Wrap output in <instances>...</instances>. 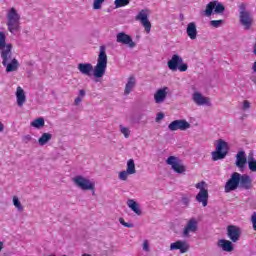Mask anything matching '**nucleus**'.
Returning a JSON list of instances; mask_svg holds the SVG:
<instances>
[{
	"label": "nucleus",
	"instance_id": "obj_7",
	"mask_svg": "<svg viewBox=\"0 0 256 256\" xmlns=\"http://www.w3.org/2000/svg\"><path fill=\"white\" fill-rule=\"evenodd\" d=\"M207 184L205 181L199 182L195 185L196 189H200L199 193L196 195V201L202 203V207H207L209 203V190L205 188Z\"/></svg>",
	"mask_w": 256,
	"mask_h": 256
},
{
	"label": "nucleus",
	"instance_id": "obj_4",
	"mask_svg": "<svg viewBox=\"0 0 256 256\" xmlns=\"http://www.w3.org/2000/svg\"><path fill=\"white\" fill-rule=\"evenodd\" d=\"M72 181L78 189L82 191H93V195H95V182H91V180L81 175L74 177Z\"/></svg>",
	"mask_w": 256,
	"mask_h": 256
},
{
	"label": "nucleus",
	"instance_id": "obj_12",
	"mask_svg": "<svg viewBox=\"0 0 256 256\" xmlns=\"http://www.w3.org/2000/svg\"><path fill=\"white\" fill-rule=\"evenodd\" d=\"M117 43H122V45H128L131 49L135 47V43L133 42V38L127 35L125 32H120L116 36Z\"/></svg>",
	"mask_w": 256,
	"mask_h": 256
},
{
	"label": "nucleus",
	"instance_id": "obj_43",
	"mask_svg": "<svg viewBox=\"0 0 256 256\" xmlns=\"http://www.w3.org/2000/svg\"><path fill=\"white\" fill-rule=\"evenodd\" d=\"M29 141H31V135H26L23 137V142L24 143H29Z\"/></svg>",
	"mask_w": 256,
	"mask_h": 256
},
{
	"label": "nucleus",
	"instance_id": "obj_37",
	"mask_svg": "<svg viewBox=\"0 0 256 256\" xmlns=\"http://www.w3.org/2000/svg\"><path fill=\"white\" fill-rule=\"evenodd\" d=\"M120 224L123 225L124 227H128V229H133V224L125 222L123 218L119 219Z\"/></svg>",
	"mask_w": 256,
	"mask_h": 256
},
{
	"label": "nucleus",
	"instance_id": "obj_8",
	"mask_svg": "<svg viewBox=\"0 0 256 256\" xmlns=\"http://www.w3.org/2000/svg\"><path fill=\"white\" fill-rule=\"evenodd\" d=\"M167 165H170L173 171L175 173H185L187 169L185 168V165H183V161L179 159L177 156H170L166 160Z\"/></svg>",
	"mask_w": 256,
	"mask_h": 256
},
{
	"label": "nucleus",
	"instance_id": "obj_31",
	"mask_svg": "<svg viewBox=\"0 0 256 256\" xmlns=\"http://www.w3.org/2000/svg\"><path fill=\"white\" fill-rule=\"evenodd\" d=\"M121 134L124 135L126 139H129V136L131 135V131L127 127L120 126Z\"/></svg>",
	"mask_w": 256,
	"mask_h": 256
},
{
	"label": "nucleus",
	"instance_id": "obj_40",
	"mask_svg": "<svg viewBox=\"0 0 256 256\" xmlns=\"http://www.w3.org/2000/svg\"><path fill=\"white\" fill-rule=\"evenodd\" d=\"M165 117V114L159 112L157 115H156V122L159 123V121H161L162 119H164Z\"/></svg>",
	"mask_w": 256,
	"mask_h": 256
},
{
	"label": "nucleus",
	"instance_id": "obj_9",
	"mask_svg": "<svg viewBox=\"0 0 256 256\" xmlns=\"http://www.w3.org/2000/svg\"><path fill=\"white\" fill-rule=\"evenodd\" d=\"M191 128V124L187 120H174L168 125L170 131H187Z\"/></svg>",
	"mask_w": 256,
	"mask_h": 256
},
{
	"label": "nucleus",
	"instance_id": "obj_30",
	"mask_svg": "<svg viewBox=\"0 0 256 256\" xmlns=\"http://www.w3.org/2000/svg\"><path fill=\"white\" fill-rule=\"evenodd\" d=\"M129 175L131 174H129L127 170H124L119 172L118 178L120 179V181H127V179L129 178Z\"/></svg>",
	"mask_w": 256,
	"mask_h": 256
},
{
	"label": "nucleus",
	"instance_id": "obj_3",
	"mask_svg": "<svg viewBox=\"0 0 256 256\" xmlns=\"http://www.w3.org/2000/svg\"><path fill=\"white\" fill-rule=\"evenodd\" d=\"M7 27L10 33H15L21 29V15L17 12V9L11 8L8 10L7 15Z\"/></svg>",
	"mask_w": 256,
	"mask_h": 256
},
{
	"label": "nucleus",
	"instance_id": "obj_21",
	"mask_svg": "<svg viewBox=\"0 0 256 256\" xmlns=\"http://www.w3.org/2000/svg\"><path fill=\"white\" fill-rule=\"evenodd\" d=\"M186 33L192 41H194V39H197V26L195 25V22H190L187 25Z\"/></svg>",
	"mask_w": 256,
	"mask_h": 256
},
{
	"label": "nucleus",
	"instance_id": "obj_1",
	"mask_svg": "<svg viewBox=\"0 0 256 256\" xmlns=\"http://www.w3.org/2000/svg\"><path fill=\"white\" fill-rule=\"evenodd\" d=\"M78 71L86 77H91L94 73L96 79H101L107 71V52H105V46L100 47V53L98 55L97 64L93 69V64L91 63H80L78 64Z\"/></svg>",
	"mask_w": 256,
	"mask_h": 256
},
{
	"label": "nucleus",
	"instance_id": "obj_20",
	"mask_svg": "<svg viewBox=\"0 0 256 256\" xmlns=\"http://www.w3.org/2000/svg\"><path fill=\"white\" fill-rule=\"evenodd\" d=\"M16 99L18 107H23L25 101H27V98L25 97V91L23 90V88H21V86L17 87Z\"/></svg>",
	"mask_w": 256,
	"mask_h": 256
},
{
	"label": "nucleus",
	"instance_id": "obj_11",
	"mask_svg": "<svg viewBox=\"0 0 256 256\" xmlns=\"http://www.w3.org/2000/svg\"><path fill=\"white\" fill-rule=\"evenodd\" d=\"M136 21L142 23L146 33H151V22L149 21L147 10H141L136 16Z\"/></svg>",
	"mask_w": 256,
	"mask_h": 256
},
{
	"label": "nucleus",
	"instance_id": "obj_22",
	"mask_svg": "<svg viewBox=\"0 0 256 256\" xmlns=\"http://www.w3.org/2000/svg\"><path fill=\"white\" fill-rule=\"evenodd\" d=\"M135 85H137V80L135 79V76H130L124 89V95H130L131 91H133V89L135 88Z\"/></svg>",
	"mask_w": 256,
	"mask_h": 256
},
{
	"label": "nucleus",
	"instance_id": "obj_36",
	"mask_svg": "<svg viewBox=\"0 0 256 256\" xmlns=\"http://www.w3.org/2000/svg\"><path fill=\"white\" fill-rule=\"evenodd\" d=\"M189 68V66L185 63H181L179 66H178V71H180L181 73H185V71H187V69Z\"/></svg>",
	"mask_w": 256,
	"mask_h": 256
},
{
	"label": "nucleus",
	"instance_id": "obj_27",
	"mask_svg": "<svg viewBox=\"0 0 256 256\" xmlns=\"http://www.w3.org/2000/svg\"><path fill=\"white\" fill-rule=\"evenodd\" d=\"M248 169L253 173H256V160L255 157H253V153L248 155Z\"/></svg>",
	"mask_w": 256,
	"mask_h": 256
},
{
	"label": "nucleus",
	"instance_id": "obj_46",
	"mask_svg": "<svg viewBox=\"0 0 256 256\" xmlns=\"http://www.w3.org/2000/svg\"><path fill=\"white\" fill-rule=\"evenodd\" d=\"M5 129V125H3L1 122H0V133H2V131H4Z\"/></svg>",
	"mask_w": 256,
	"mask_h": 256
},
{
	"label": "nucleus",
	"instance_id": "obj_39",
	"mask_svg": "<svg viewBox=\"0 0 256 256\" xmlns=\"http://www.w3.org/2000/svg\"><path fill=\"white\" fill-rule=\"evenodd\" d=\"M251 223L254 231H256V213L251 216Z\"/></svg>",
	"mask_w": 256,
	"mask_h": 256
},
{
	"label": "nucleus",
	"instance_id": "obj_29",
	"mask_svg": "<svg viewBox=\"0 0 256 256\" xmlns=\"http://www.w3.org/2000/svg\"><path fill=\"white\" fill-rule=\"evenodd\" d=\"M131 3V0H115L114 5L116 9H120V7H127Z\"/></svg>",
	"mask_w": 256,
	"mask_h": 256
},
{
	"label": "nucleus",
	"instance_id": "obj_38",
	"mask_svg": "<svg viewBox=\"0 0 256 256\" xmlns=\"http://www.w3.org/2000/svg\"><path fill=\"white\" fill-rule=\"evenodd\" d=\"M251 108V102H249L248 100H244L243 101V110L247 111V109Z\"/></svg>",
	"mask_w": 256,
	"mask_h": 256
},
{
	"label": "nucleus",
	"instance_id": "obj_48",
	"mask_svg": "<svg viewBox=\"0 0 256 256\" xmlns=\"http://www.w3.org/2000/svg\"><path fill=\"white\" fill-rule=\"evenodd\" d=\"M1 251H3V242L2 241H0V253H1Z\"/></svg>",
	"mask_w": 256,
	"mask_h": 256
},
{
	"label": "nucleus",
	"instance_id": "obj_14",
	"mask_svg": "<svg viewBox=\"0 0 256 256\" xmlns=\"http://www.w3.org/2000/svg\"><path fill=\"white\" fill-rule=\"evenodd\" d=\"M180 253H187L189 251V244L185 241L178 240L172 244H170V251H177Z\"/></svg>",
	"mask_w": 256,
	"mask_h": 256
},
{
	"label": "nucleus",
	"instance_id": "obj_24",
	"mask_svg": "<svg viewBox=\"0 0 256 256\" xmlns=\"http://www.w3.org/2000/svg\"><path fill=\"white\" fill-rule=\"evenodd\" d=\"M127 205L136 215H141V209H139V204L135 200L129 199Z\"/></svg>",
	"mask_w": 256,
	"mask_h": 256
},
{
	"label": "nucleus",
	"instance_id": "obj_13",
	"mask_svg": "<svg viewBox=\"0 0 256 256\" xmlns=\"http://www.w3.org/2000/svg\"><path fill=\"white\" fill-rule=\"evenodd\" d=\"M198 229V226H197V219L195 218H191L186 226L184 227V230H183V236L184 237H189V233H195Z\"/></svg>",
	"mask_w": 256,
	"mask_h": 256
},
{
	"label": "nucleus",
	"instance_id": "obj_15",
	"mask_svg": "<svg viewBox=\"0 0 256 256\" xmlns=\"http://www.w3.org/2000/svg\"><path fill=\"white\" fill-rule=\"evenodd\" d=\"M181 63H183V58H181V56L178 54H174L168 61V69H170V71H177V68L181 65Z\"/></svg>",
	"mask_w": 256,
	"mask_h": 256
},
{
	"label": "nucleus",
	"instance_id": "obj_5",
	"mask_svg": "<svg viewBox=\"0 0 256 256\" xmlns=\"http://www.w3.org/2000/svg\"><path fill=\"white\" fill-rule=\"evenodd\" d=\"M229 153V145L225 140L220 139L216 145V151L212 152V161H219L225 159Z\"/></svg>",
	"mask_w": 256,
	"mask_h": 256
},
{
	"label": "nucleus",
	"instance_id": "obj_41",
	"mask_svg": "<svg viewBox=\"0 0 256 256\" xmlns=\"http://www.w3.org/2000/svg\"><path fill=\"white\" fill-rule=\"evenodd\" d=\"M182 203H183V205H185L187 207L190 203L189 197L183 196L182 197Z\"/></svg>",
	"mask_w": 256,
	"mask_h": 256
},
{
	"label": "nucleus",
	"instance_id": "obj_32",
	"mask_svg": "<svg viewBox=\"0 0 256 256\" xmlns=\"http://www.w3.org/2000/svg\"><path fill=\"white\" fill-rule=\"evenodd\" d=\"M13 205L19 210L23 211V206L21 205V202L19 201V198L17 196L13 197Z\"/></svg>",
	"mask_w": 256,
	"mask_h": 256
},
{
	"label": "nucleus",
	"instance_id": "obj_33",
	"mask_svg": "<svg viewBox=\"0 0 256 256\" xmlns=\"http://www.w3.org/2000/svg\"><path fill=\"white\" fill-rule=\"evenodd\" d=\"M223 11H225V6H223V4H221V3H217L216 2V6L214 8V12L215 13H223Z\"/></svg>",
	"mask_w": 256,
	"mask_h": 256
},
{
	"label": "nucleus",
	"instance_id": "obj_28",
	"mask_svg": "<svg viewBox=\"0 0 256 256\" xmlns=\"http://www.w3.org/2000/svg\"><path fill=\"white\" fill-rule=\"evenodd\" d=\"M126 172H128L130 175H135L137 173V170L135 169V160L133 159L128 160Z\"/></svg>",
	"mask_w": 256,
	"mask_h": 256
},
{
	"label": "nucleus",
	"instance_id": "obj_34",
	"mask_svg": "<svg viewBox=\"0 0 256 256\" xmlns=\"http://www.w3.org/2000/svg\"><path fill=\"white\" fill-rule=\"evenodd\" d=\"M103 3H105V0H94L93 9L95 10L101 9V5H103Z\"/></svg>",
	"mask_w": 256,
	"mask_h": 256
},
{
	"label": "nucleus",
	"instance_id": "obj_35",
	"mask_svg": "<svg viewBox=\"0 0 256 256\" xmlns=\"http://www.w3.org/2000/svg\"><path fill=\"white\" fill-rule=\"evenodd\" d=\"M210 25L214 27L215 29L221 27L223 25V20H212L210 21Z\"/></svg>",
	"mask_w": 256,
	"mask_h": 256
},
{
	"label": "nucleus",
	"instance_id": "obj_49",
	"mask_svg": "<svg viewBox=\"0 0 256 256\" xmlns=\"http://www.w3.org/2000/svg\"><path fill=\"white\" fill-rule=\"evenodd\" d=\"M63 256H67V255H63Z\"/></svg>",
	"mask_w": 256,
	"mask_h": 256
},
{
	"label": "nucleus",
	"instance_id": "obj_6",
	"mask_svg": "<svg viewBox=\"0 0 256 256\" xmlns=\"http://www.w3.org/2000/svg\"><path fill=\"white\" fill-rule=\"evenodd\" d=\"M240 9V23L243 25L244 29L249 31L251 29V25H253V16H251V12L247 11V6L244 3L239 5Z\"/></svg>",
	"mask_w": 256,
	"mask_h": 256
},
{
	"label": "nucleus",
	"instance_id": "obj_45",
	"mask_svg": "<svg viewBox=\"0 0 256 256\" xmlns=\"http://www.w3.org/2000/svg\"><path fill=\"white\" fill-rule=\"evenodd\" d=\"M79 95H80L81 97H85V90H80V91H79Z\"/></svg>",
	"mask_w": 256,
	"mask_h": 256
},
{
	"label": "nucleus",
	"instance_id": "obj_44",
	"mask_svg": "<svg viewBox=\"0 0 256 256\" xmlns=\"http://www.w3.org/2000/svg\"><path fill=\"white\" fill-rule=\"evenodd\" d=\"M81 101H83V99L81 98V96H78V97L74 100V104H75V105H79V103H81Z\"/></svg>",
	"mask_w": 256,
	"mask_h": 256
},
{
	"label": "nucleus",
	"instance_id": "obj_42",
	"mask_svg": "<svg viewBox=\"0 0 256 256\" xmlns=\"http://www.w3.org/2000/svg\"><path fill=\"white\" fill-rule=\"evenodd\" d=\"M143 249L145 251H149V241L145 240L143 243Z\"/></svg>",
	"mask_w": 256,
	"mask_h": 256
},
{
	"label": "nucleus",
	"instance_id": "obj_25",
	"mask_svg": "<svg viewBox=\"0 0 256 256\" xmlns=\"http://www.w3.org/2000/svg\"><path fill=\"white\" fill-rule=\"evenodd\" d=\"M51 139H53V135H51L50 133H43L38 139V143L41 147H43V145H47V142Z\"/></svg>",
	"mask_w": 256,
	"mask_h": 256
},
{
	"label": "nucleus",
	"instance_id": "obj_23",
	"mask_svg": "<svg viewBox=\"0 0 256 256\" xmlns=\"http://www.w3.org/2000/svg\"><path fill=\"white\" fill-rule=\"evenodd\" d=\"M215 7H217V1H212L206 5V9L204 11V15L206 17H211L213 15V11H215Z\"/></svg>",
	"mask_w": 256,
	"mask_h": 256
},
{
	"label": "nucleus",
	"instance_id": "obj_17",
	"mask_svg": "<svg viewBox=\"0 0 256 256\" xmlns=\"http://www.w3.org/2000/svg\"><path fill=\"white\" fill-rule=\"evenodd\" d=\"M169 88L164 87L161 89H158L156 91V93L154 94V101L155 103H163V101H165V99H167V90Z\"/></svg>",
	"mask_w": 256,
	"mask_h": 256
},
{
	"label": "nucleus",
	"instance_id": "obj_18",
	"mask_svg": "<svg viewBox=\"0 0 256 256\" xmlns=\"http://www.w3.org/2000/svg\"><path fill=\"white\" fill-rule=\"evenodd\" d=\"M247 165V157H245V151H239L236 155V167L239 169H245Z\"/></svg>",
	"mask_w": 256,
	"mask_h": 256
},
{
	"label": "nucleus",
	"instance_id": "obj_26",
	"mask_svg": "<svg viewBox=\"0 0 256 256\" xmlns=\"http://www.w3.org/2000/svg\"><path fill=\"white\" fill-rule=\"evenodd\" d=\"M30 125L31 127H35V129H41V127H45V119L43 117L37 118Z\"/></svg>",
	"mask_w": 256,
	"mask_h": 256
},
{
	"label": "nucleus",
	"instance_id": "obj_47",
	"mask_svg": "<svg viewBox=\"0 0 256 256\" xmlns=\"http://www.w3.org/2000/svg\"><path fill=\"white\" fill-rule=\"evenodd\" d=\"M252 69H253L254 73H256V61L254 62Z\"/></svg>",
	"mask_w": 256,
	"mask_h": 256
},
{
	"label": "nucleus",
	"instance_id": "obj_10",
	"mask_svg": "<svg viewBox=\"0 0 256 256\" xmlns=\"http://www.w3.org/2000/svg\"><path fill=\"white\" fill-rule=\"evenodd\" d=\"M227 236L232 243H237L241 239V228L235 225L227 226Z\"/></svg>",
	"mask_w": 256,
	"mask_h": 256
},
{
	"label": "nucleus",
	"instance_id": "obj_2",
	"mask_svg": "<svg viewBox=\"0 0 256 256\" xmlns=\"http://www.w3.org/2000/svg\"><path fill=\"white\" fill-rule=\"evenodd\" d=\"M236 189H245L246 191L253 189L251 176L239 172L232 173L224 186V191L225 193H231V191H236Z\"/></svg>",
	"mask_w": 256,
	"mask_h": 256
},
{
	"label": "nucleus",
	"instance_id": "obj_19",
	"mask_svg": "<svg viewBox=\"0 0 256 256\" xmlns=\"http://www.w3.org/2000/svg\"><path fill=\"white\" fill-rule=\"evenodd\" d=\"M218 247H220L222 251H226V253H231V251L235 249L233 247V242L226 239H220L218 241Z\"/></svg>",
	"mask_w": 256,
	"mask_h": 256
},
{
	"label": "nucleus",
	"instance_id": "obj_16",
	"mask_svg": "<svg viewBox=\"0 0 256 256\" xmlns=\"http://www.w3.org/2000/svg\"><path fill=\"white\" fill-rule=\"evenodd\" d=\"M192 99L196 105H210L211 101L209 98L203 96L199 92H195L192 96Z\"/></svg>",
	"mask_w": 256,
	"mask_h": 256
}]
</instances>
